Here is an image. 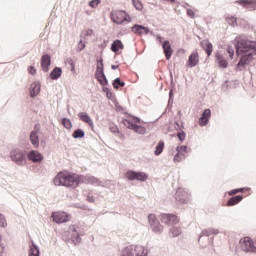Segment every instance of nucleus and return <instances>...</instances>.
<instances>
[{
    "instance_id": "b1692460",
    "label": "nucleus",
    "mask_w": 256,
    "mask_h": 256,
    "mask_svg": "<svg viewBox=\"0 0 256 256\" xmlns=\"http://www.w3.org/2000/svg\"><path fill=\"white\" fill-rule=\"evenodd\" d=\"M124 49L125 45H123V42H121V40H114L111 45V51H113V53H119V51H123Z\"/></svg>"
},
{
    "instance_id": "72a5a7b5",
    "label": "nucleus",
    "mask_w": 256,
    "mask_h": 256,
    "mask_svg": "<svg viewBox=\"0 0 256 256\" xmlns=\"http://www.w3.org/2000/svg\"><path fill=\"white\" fill-rule=\"evenodd\" d=\"M114 89H119V87H125V82L121 81V78H116L113 82Z\"/></svg>"
},
{
    "instance_id": "0eeeda50",
    "label": "nucleus",
    "mask_w": 256,
    "mask_h": 256,
    "mask_svg": "<svg viewBox=\"0 0 256 256\" xmlns=\"http://www.w3.org/2000/svg\"><path fill=\"white\" fill-rule=\"evenodd\" d=\"M111 19L113 23L117 25H121V23H125V21H131V18L127 16V12L119 10H113L111 12Z\"/></svg>"
},
{
    "instance_id": "6e6552de",
    "label": "nucleus",
    "mask_w": 256,
    "mask_h": 256,
    "mask_svg": "<svg viewBox=\"0 0 256 256\" xmlns=\"http://www.w3.org/2000/svg\"><path fill=\"white\" fill-rule=\"evenodd\" d=\"M175 199L180 205H185L191 201V194L183 188H178L175 193Z\"/></svg>"
},
{
    "instance_id": "c9c22d12",
    "label": "nucleus",
    "mask_w": 256,
    "mask_h": 256,
    "mask_svg": "<svg viewBox=\"0 0 256 256\" xmlns=\"http://www.w3.org/2000/svg\"><path fill=\"white\" fill-rule=\"evenodd\" d=\"M62 125H63V127H65V129H71L73 127L71 120L68 118L62 119Z\"/></svg>"
},
{
    "instance_id": "dca6fc26",
    "label": "nucleus",
    "mask_w": 256,
    "mask_h": 256,
    "mask_svg": "<svg viewBox=\"0 0 256 256\" xmlns=\"http://www.w3.org/2000/svg\"><path fill=\"white\" fill-rule=\"evenodd\" d=\"M209 119H211V109H205L202 116L199 118L200 127H205L209 124Z\"/></svg>"
},
{
    "instance_id": "9d476101",
    "label": "nucleus",
    "mask_w": 256,
    "mask_h": 256,
    "mask_svg": "<svg viewBox=\"0 0 256 256\" xmlns=\"http://www.w3.org/2000/svg\"><path fill=\"white\" fill-rule=\"evenodd\" d=\"M148 223L154 233H163V225H161L155 214L148 215Z\"/></svg>"
},
{
    "instance_id": "393cba45",
    "label": "nucleus",
    "mask_w": 256,
    "mask_h": 256,
    "mask_svg": "<svg viewBox=\"0 0 256 256\" xmlns=\"http://www.w3.org/2000/svg\"><path fill=\"white\" fill-rule=\"evenodd\" d=\"M201 47L205 50L208 57H211V53H213V44H211L209 40H203L201 42Z\"/></svg>"
},
{
    "instance_id": "5fc2aeb1",
    "label": "nucleus",
    "mask_w": 256,
    "mask_h": 256,
    "mask_svg": "<svg viewBox=\"0 0 256 256\" xmlns=\"http://www.w3.org/2000/svg\"><path fill=\"white\" fill-rule=\"evenodd\" d=\"M164 1H169L170 3H175V0H164Z\"/></svg>"
},
{
    "instance_id": "a18cd8bd",
    "label": "nucleus",
    "mask_w": 256,
    "mask_h": 256,
    "mask_svg": "<svg viewBox=\"0 0 256 256\" xmlns=\"http://www.w3.org/2000/svg\"><path fill=\"white\" fill-rule=\"evenodd\" d=\"M177 137H178V139H179L181 142H183V141H185L186 134H185V132H179V133L177 134Z\"/></svg>"
},
{
    "instance_id": "79ce46f5",
    "label": "nucleus",
    "mask_w": 256,
    "mask_h": 256,
    "mask_svg": "<svg viewBox=\"0 0 256 256\" xmlns=\"http://www.w3.org/2000/svg\"><path fill=\"white\" fill-rule=\"evenodd\" d=\"M100 3H101V0H92L89 2V5L90 7H92V9H95Z\"/></svg>"
},
{
    "instance_id": "a878e982",
    "label": "nucleus",
    "mask_w": 256,
    "mask_h": 256,
    "mask_svg": "<svg viewBox=\"0 0 256 256\" xmlns=\"http://www.w3.org/2000/svg\"><path fill=\"white\" fill-rule=\"evenodd\" d=\"M30 143L37 149L39 147V133L37 130H34L30 134Z\"/></svg>"
},
{
    "instance_id": "aec40b11",
    "label": "nucleus",
    "mask_w": 256,
    "mask_h": 256,
    "mask_svg": "<svg viewBox=\"0 0 256 256\" xmlns=\"http://www.w3.org/2000/svg\"><path fill=\"white\" fill-rule=\"evenodd\" d=\"M131 31L135 35H147L149 33V28L136 24L131 28Z\"/></svg>"
},
{
    "instance_id": "20e7f679",
    "label": "nucleus",
    "mask_w": 256,
    "mask_h": 256,
    "mask_svg": "<svg viewBox=\"0 0 256 256\" xmlns=\"http://www.w3.org/2000/svg\"><path fill=\"white\" fill-rule=\"evenodd\" d=\"M122 256H147V249L140 245L126 247L122 252Z\"/></svg>"
},
{
    "instance_id": "2f4dec72",
    "label": "nucleus",
    "mask_w": 256,
    "mask_h": 256,
    "mask_svg": "<svg viewBox=\"0 0 256 256\" xmlns=\"http://www.w3.org/2000/svg\"><path fill=\"white\" fill-rule=\"evenodd\" d=\"M72 137L74 139H83V137H85V132L81 129H77L74 131Z\"/></svg>"
},
{
    "instance_id": "bb28decb",
    "label": "nucleus",
    "mask_w": 256,
    "mask_h": 256,
    "mask_svg": "<svg viewBox=\"0 0 256 256\" xmlns=\"http://www.w3.org/2000/svg\"><path fill=\"white\" fill-rule=\"evenodd\" d=\"M241 201H243V196L242 195H237V196H233L232 198H230L227 202V207H233L235 205H238V203H241Z\"/></svg>"
},
{
    "instance_id": "a19ab883",
    "label": "nucleus",
    "mask_w": 256,
    "mask_h": 256,
    "mask_svg": "<svg viewBox=\"0 0 256 256\" xmlns=\"http://www.w3.org/2000/svg\"><path fill=\"white\" fill-rule=\"evenodd\" d=\"M227 53L229 55V59H233V57L235 56V49H233V47L229 46L227 48Z\"/></svg>"
},
{
    "instance_id": "1a4fd4ad",
    "label": "nucleus",
    "mask_w": 256,
    "mask_h": 256,
    "mask_svg": "<svg viewBox=\"0 0 256 256\" xmlns=\"http://www.w3.org/2000/svg\"><path fill=\"white\" fill-rule=\"evenodd\" d=\"M242 55L240 61L238 62L236 69L237 71H241V68H245L246 65H249L253 61V55H256L255 52H246L240 54Z\"/></svg>"
},
{
    "instance_id": "423d86ee",
    "label": "nucleus",
    "mask_w": 256,
    "mask_h": 256,
    "mask_svg": "<svg viewBox=\"0 0 256 256\" xmlns=\"http://www.w3.org/2000/svg\"><path fill=\"white\" fill-rule=\"evenodd\" d=\"M240 247L245 253H255L256 251L255 242L249 236L240 239Z\"/></svg>"
},
{
    "instance_id": "e433bc0d",
    "label": "nucleus",
    "mask_w": 256,
    "mask_h": 256,
    "mask_svg": "<svg viewBox=\"0 0 256 256\" xmlns=\"http://www.w3.org/2000/svg\"><path fill=\"white\" fill-rule=\"evenodd\" d=\"M183 159H185V154L177 152V154L174 156V163H181Z\"/></svg>"
},
{
    "instance_id": "ddd939ff",
    "label": "nucleus",
    "mask_w": 256,
    "mask_h": 256,
    "mask_svg": "<svg viewBox=\"0 0 256 256\" xmlns=\"http://www.w3.org/2000/svg\"><path fill=\"white\" fill-rule=\"evenodd\" d=\"M51 217L54 223H67L71 219V216L65 212H53Z\"/></svg>"
},
{
    "instance_id": "cd10ccee",
    "label": "nucleus",
    "mask_w": 256,
    "mask_h": 256,
    "mask_svg": "<svg viewBox=\"0 0 256 256\" xmlns=\"http://www.w3.org/2000/svg\"><path fill=\"white\" fill-rule=\"evenodd\" d=\"M41 91V85L38 83H32L30 86V95L31 97H37V94Z\"/></svg>"
},
{
    "instance_id": "473e14b6",
    "label": "nucleus",
    "mask_w": 256,
    "mask_h": 256,
    "mask_svg": "<svg viewBox=\"0 0 256 256\" xmlns=\"http://www.w3.org/2000/svg\"><path fill=\"white\" fill-rule=\"evenodd\" d=\"M163 149H165V142L160 141L156 146L155 155H161V153H163Z\"/></svg>"
},
{
    "instance_id": "f03ea898",
    "label": "nucleus",
    "mask_w": 256,
    "mask_h": 256,
    "mask_svg": "<svg viewBox=\"0 0 256 256\" xmlns=\"http://www.w3.org/2000/svg\"><path fill=\"white\" fill-rule=\"evenodd\" d=\"M235 43L238 57L243 55V53H254L256 55V42L238 36L235 39Z\"/></svg>"
},
{
    "instance_id": "de8ad7c7",
    "label": "nucleus",
    "mask_w": 256,
    "mask_h": 256,
    "mask_svg": "<svg viewBox=\"0 0 256 256\" xmlns=\"http://www.w3.org/2000/svg\"><path fill=\"white\" fill-rule=\"evenodd\" d=\"M83 49H85V44L83 40H80L78 43V51H83Z\"/></svg>"
},
{
    "instance_id": "58836bf2",
    "label": "nucleus",
    "mask_w": 256,
    "mask_h": 256,
    "mask_svg": "<svg viewBox=\"0 0 256 256\" xmlns=\"http://www.w3.org/2000/svg\"><path fill=\"white\" fill-rule=\"evenodd\" d=\"M226 21L229 25H237V18H235L234 16L226 17Z\"/></svg>"
},
{
    "instance_id": "9b49d317",
    "label": "nucleus",
    "mask_w": 256,
    "mask_h": 256,
    "mask_svg": "<svg viewBox=\"0 0 256 256\" xmlns=\"http://www.w3.org/2000/svg\"><path fill=\"white\" fill-rule=\"evenodd\" d=\"M10 159L17 165H23L25 163V153L19 149H13L10 152Z\"/></svg>"
},
{
    "instance_id": "6ab92c4d",
    "label": "nucleus",
    "mask_w": 256,
    "mask_h": 256,
    "mask_svg": "<svg viewBox=\"0 0 256 256\" xmlns=\"http://www.w3.org/2000/svg\"><path fill=\"white\" fill-rule=\"evenodd\" d=\"M215 57L216 63H218V67H220V69H227L229 67V62L225 59V56L221 55V53L217 52Z\"/></svg>"
},
{
    "instance_id": "c85d7f7f",
    "label": "nucleus",
    "mask_w": 256,
    "mask_h": 256,
    "mask_svg": "<svg viewBox=\"0 0 256 256\" xmlns=\"http://www.w3.org/2000/svg\"><path fill=\"white\" fill-rule=\"evenodd\" d=\"M237 193H251V188H237L228 192L230 197L237 195Z\"/></svg>"
},
{
    "instance_id": "ea45409f",
    "label": "nucleus",
    "mask_w": 256,
    "mask_h": 256,
    "mask_svg": "<svg viewBox=\"0 0 256 256\" xmlns=\"http://www.w3.org/2000/svg\"><path fill=\"white\" fill-rule=\"evenodd\" d=\"M177 153H180L181 155H186L187 153V146H178L176 148Z\"/></svg>"
},
{
    "instance_id": "4468645a",
    "label": "nucleus",
    "mask_w": 256,
    "mask_h": 256,
    "mask_svg": "<svg viewBox=\"0 0 256 256\" xmlns=\"http://www.w3.org/2000/svg\"><path fill=\"white\" fill-rule=\"evenodd\" d=\"M160 221L165 225H177L179 218L175 214H161Z\"/></svg>"
},
{
    "instance_id": "c03bdc74",
    "label": "nucleus",
    "mask_w": 256,
    "mask_h": 256,
    "mask_svg": "<svg viewBox=\"0 0 256 256\" xmlns=\"http://www.w3.org/2000/svg\"><path fill=\"white\" fill-rule=\"evenodd\" d=\"M201 235H204L205 237H209V235H213V229H205L202 231Z\"/></svg>"
},
{
    "instance_id": "412c9836",
    "label": "nucleus",
    "mask_w": 256,
    "mask_h": 256,
    "mask_svg": "<svg viewBox=\"0 0 256 256\" xmlns=\"http://www.w3.org/2000/svg\"><path fill=\"white\" fill-rule=\"evenodd\" d=\"M50 65H51V56H49L48 54L43 55L41 58V67L45 73L49 72Z\"/></svg>"
},
{
    "instance_id": "4c0bfd02",
    "label": "nucleus",
    "mask_w": 256,
    "mask_h": 256,
    "mask_svg": "<svg viewBox=\"0 0 256 256\" xmlns=\"http://www.w3.org/2000/svg\"><path fill=\"white\" fill-rule=\"evenodd\" d=\"M132 3L138 11H143V3H141L139 0H132Z\"/></svg>"
},
{
    "instance_id": "5701e85b",
    "label": "nucleus",
    "mask_w": 256,
    "mask_h": 256,
    "mask_svg": "<svg viewBox=\"0 0 256 256\" xmlns=\"http://www.w3.org/2000/svg\"><path fill=\"white\" fill-rule=\"evenodd\" d=\"M28 159L33 161V163H39L43 159V155H41V153L38 151L32 150L28 154Z\"/></svg>"
},
{
    "instance_id": "f8f14e48",
    "label": "nucleus",
    "mask_w": 256,
    "mask_h": 256,
    "mask_svg": "<svg viewBox=\"0 0 256 256\" xmlns=\"http://www.w3.org/2000/svg\"><path fill=\"white\" fill-rule=\"evenodd\" d=\"M95 77L100 85H107V77L105 76V72H103V62L98 63Z\"/></svg>"
},
{
    "instance_id": "6e6d98bb",
    "label": "nucleus",
    "mask_w": 256,
    "mask_h": 256,
    "mask_svg": "<svg viewBox=\"0 0 256 256\" xmlns=\"http://www.w3.org/2000/svg\"><path fill=\"white\" fill-rule=\"evenodd\" d=\"M158 40L160 41V43H161V36H158Z\"/></svg>"
},
{
    "instance_id": "4d7b16f0",
    "label": "nucleus",
    "mask_w": 256,
    "mask_h": 256,
    "mask_svg": "<svg viewBox=\"0 0 256 256\" xmlns=\"http://www.w3.org/2000/svg\"><path fill=\"white\" fill-rule=\"evenodd\" d=\"M0 241H1V236H0Z\"/></svg>"
},
{
    "instance_id": "7ed1b4c3",
    "label": "nucleus",
    "mask_w": 256,
    "mask_h": 256,
    "mask_svg": "<svg viewBox=\"0 0 256 256\" xmlns=\"http://www.w3.org/2000/svg\"><path fill=\"white\" fill-rule=\"evenodd\" d=\"M123 123L127 129H132V131H135V133H138L139 135H145V133H147V129L145 127L137 125V123H141V119L137 117L126 119Z\"/></svg>"
},
{
    "instance_id": "09e8293b",
    "label": "nucleus",
    "mask_w": 256,
    "mask_h": 256,
    "mask_svg": "<svg viewBox=\"0 0 256 256\" xmlns=\"http://www.w3.org/2000/svg\"><path fill=\"white\" fill-rule=\"evenodd\" d=\"M28 73H30V75H35V73H37V70L35 69V67L29 66Z\"/></svg>"
},
{
    "instance_id": "2eb2a0df",
    "label": "nucleus",
    "mask_w": 256,
    "mask_h": 256,
    "mask_svg": "<svg viewBox=\"0 0 256 256\" xmlns=\"http://www.w3.org/2000/svg\"><path fill=\"white\" fill-rule=\"evenodd\" d=\"M236 3L249 11H256V0H237Z\"/></svg>"
},
{
    "instance_id": "864d4df0",
    "label": "nucleus",
    "mask_w": 256,
    "mask_h": 256,
    "mask_svg": "<svg viewBox=\"0 0 256 256\" xmlns=\"http://www.w3.org/2000/svg\"><path fill=\"white\" fill-rule=\"evenodd\" d=\"M111 69H113V70L115 71V69H119V66H117V65H112V66H111Z\"/></svg>"
},
{
    "instance_id": "f257e3e1",
    "label": "nucleus",
    "mask_w": 256,
    "mask_h": 256,
    "mask_svg": "<svg viewBox=\"0 0 256 256\" xmlns=\"http://www.w3.org/2000/svg\"><path fill=\"white\" fill-rule=\"evenodd\" d=\"M53 183L57 187L77 189V187H79V183H81V178L78 174L69 171H61L54 177Z\"/></svg>"
},
{
    "instance_id": "f704fd0d",
    "label": "nucleus",
    "mask_w": 256,
    "mask_h": 256,
    "mask_svg": "<svg viewBox=\"0 0 256 256\" xmlns=\"http://www.w3.org/2000/svg\"><path fill=\"white\" fill-rule=\"evenodd\" d=\"M170 233L172 237H179L181 235L182 231L180 227H172L170 230Z\"/></svg>"
},
{
    "instance_id": "49530a36",
    "label": "nucleus",
    "mask_w": 256,
    "mask_h": 256,
    "mask_svg": "<svg viewBox=\"0 0 256 256\" xmlns=\"http://www.w3.org/2000/svg\"><path fill=\"white\" fill-rule=\"evenodd\" d=\"M187 15H188V17H190L191 19H195V11H193V9H188V10H187Z\"/></svg>"
},
{
    "instance_id": "c756f323",
    "label": "nucleus",
    "mask_w": 256,
    "mask_h": 256,
    "mask_svg": "<svg viewBox=\"0 0 256 256\" xmlns=\"http://www.w3.org/2000/svg\"><path fill=\"white\" fill-rule=\"evenodd\" d=\"M62 74H63V70H61V68H59V67H56L50 73V77H51V79H59V77H61Z\"/></svg>"
},
{
    "instance_id": "f3484780",
    "label": "nucleus",
    "mask_w": 256,
    "mask_h": 256,
    "mask_svg": "<svg viewBox=\"0 0 256 256\" xmlns=\"http://www.w3.org/2000/svg\"><path fill=\"white\" fill-rule=\"evenodd\" d=\"M187 67H197L199 65V52L195 50L188 58Z\"/></svg>"
},
{
    "instance_id": "603ef678",
    "label": "nucleus",
    "mask_w": 256,
    "mask_h": 256,
    "mask_svg": "<svg viewBox=\"0 0 256 256\" xmlns=\"http://www.w3.org/2000/svg\"><path fill=\"white\" fill-rule=\"evenodd\" d=\"M70 65L72 73H75V63L73 62V60L70 61Z\"/></svg>"
},
{
    "instance_id": "4be33fe9",
    "label": "nucleus",
    "mask_w": 256,
    "mask_h": 256,
    "mask_svg": "<svg viewBox=\"0 0 256 256\" xmlns=\"http://www.w3.org/2000/svg\"><path fill=\"white\" fill-rule=\"evenodd\" d=\"M78 118L83 123H87V125H89L90 127H94L93 119H91V116H89L87 112H79Z\"/></svg>"
},
{
    "instance_id": "3c124183",
    "label": "nucleus",
    "mask_w": 256,
    "mask_h": 256,
    "mask_svg": "<svg viewBox=\"0 0 256 256\" xmlns=\"http://www.w3.org/2000/svg\"><path fill=\"white\" fill-rule=\"evenodd\" d=\"M110 131H111L112 133H119V128H118L117 126H111V127H110Z\"/></svg>"
},
{
    "instance_id": "8fccbe9b",
    "label": "nucleus",
    "mask_w": 256,
    "mask_h": 256,
    "mask_svg": "<svg viewBox=\"0 0 256 256\" xmlns=\"http://www.w3.org/2000/svg\"><path fill=\"white\" fill-rule=\"evenodd\" d=\"M104 91H106V97L108 99H113V93L109 89L106 88Z\"/></svg>"
},
{
    "instance_id": "7c9ffc66",
    "label": "nucleus",
    "mask_w": 256,
    "mask_h": 256,
    "mask_svg": "<svg viewBox=\"0 0 256 256\" xmlns=\"http://www.w3.org/2000/svg\"><path fill=\"white\" fill-rule=\"evenodd\" d=\"M28 256H39V248L34 243L30 246Z\"/></svg>"
},
{
    "instance_id": "a211bd4d",
    "label": "nucleus",
    "mask_w": 256,
    "mask_h": 256,
    "mask_svg": "<svg viewBox=\"0 0 256 256\" xmlns=\"http://www.w3.org/2000/svg\"><path fill=\"white\" fill-rule=\"evenodd\" d=\"M162 48L167 61H169V59H171L173 56V48L171 47V42H169V40L164 41Z\"/></svg>"
},
{
    "instance_id": "37998d69",
    "label": "nucleus",
    "mask_w": 256,
    "mask_h": 256,
    "mask_svg": "<svg viewBox=\"0 0 256 256\" xmlns=\"http://www.w3.org/2000/svg\"><path fill=\"white\" fill-rule=\"evenodd\" d=\"M0 227H7V220L2 214H0Z\"/></svg>"
},
{
    "instance_id": "39448f33",
    "label": "nucleus",
    "mask_w": 256,
    "mask_h": 256,
    "mask_svg": "<svg viewBox=\"0 0 256 256\" xmlns=\"http://www.w3.org/2000/svg\"><path fill=\"white\" fill-rule=\"evenodd\" d=\"M125 179H128V181H147L149 179V175L145 172H136L133 170H128L125 173Z\"/></svg>"
}]
</instances>
